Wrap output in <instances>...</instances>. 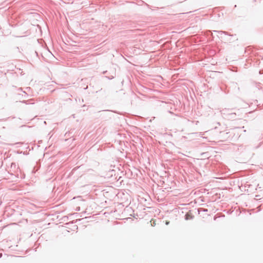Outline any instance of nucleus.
Masks as SVG:
<instances>
[{
    "mask_svg": "<svg viewBox=\"0 0 263 263\" xmlns=\"http://www.w3.org/2000/svg\"><path fill=\"white\" fill-rule=\"evenodd\" d=\"M151 222L152 223L151 224H152V226H154L156 225V221L155 220H152L151 221Z\"/></svg>",
    "mask_w": 263,
    "mask_h": 263,
    "instance_id": "f257e3e1",
    "label": "nucleus"
},
{
    "mask_svg": "<svg viewBox=\"0 0 263 263\" xmlns=\"http://www.w3.org/2000/svg\"><path fill=\"white\" fill-rule=\"evenodd\" d=\"M165 224H166V225L168 224H169V221H166V222H165Z\"/></svg>",
    "mask_w": 263,
    "mask_h": 263,
    "instance_id": "f03ea898",
    "label": "nucleus"
}]
</instances>
